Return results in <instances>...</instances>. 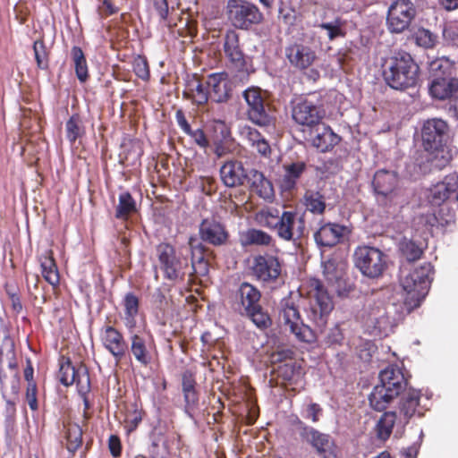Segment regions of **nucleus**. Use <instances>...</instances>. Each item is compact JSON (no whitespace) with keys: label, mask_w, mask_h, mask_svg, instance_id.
Masks as SVG:
<instances>
[{"label":"nucleus","mask_w":458,"mask_h":458,"mask_svg":"<svg viewBox=\"0 0 458 458\" xmlns=\"http://www.w3.org/2000/svg\"><path fill=\"white\" fill-rule=\"evenodd\" d=\"M144 411L141 409H139L136 404L131 405L130 409L127 410L124 418V428L128 434L134 431L143 419Z\"/></svg>","instance_id":"5fc2aeb1"},{"label":"nucleus","mask_w":458,"mask_h":458,"mask_svg":"<svg viewBox=\"0 0 458 458\" xmlns=\"http://www.w3.org/2000/svg\"><path fill=\"white\" fill-rule=\"evenodd\" d=\"M349 233L347 226L329 222L322 225L314 233V240L318 247L331 249L343 242Z\"/></svg>","instance_id":"a211bd4d"},{"label":"nucleus","mask_w":458,"mask_h":458,"mask_svg":"<svg viewBox=\"0 0 458 458\" xmlns=\"http://www.w3.org/2000/svg\"><path fill=\"white\" fill-rule=\"evenodd\" d=\"M454 63L446 57L437 58L429 64L432 79L437 77H454Z\"/></svg>","instance_id":"49530a36"},{"label":"nucleus","mask_w":458,"mask_h":458,"mask_svg":"<svg viewBox=\"0 0 458 458\" xmlns=\"http://www.w3.org/2000/svg\"><path fill=\"white\" fill-rule=\"evenodd\" d=\"M142 155L143 149L139 141H132L126 147L123 159L127 165H133L140 161Z\"/></svg>","instance_id":"680f3d73"},{"label":"nucleus","mask_w":458,"mask_h":458,"mask_svg":"<svg viewBox=\"0 0 458 458\" xmlns=\"http://www.w3.org/2000/svg\"><path fill=\"white\" fill-rule=\"evenodd\" d=\"M278 209L274 208H267L259 210L256 214L257 222L264 227L276 231L278 221L280 219Z\"/></svg>","instance_id":"8fccbe9b"},{"label":"nucleus","mask_w":458,"mask_h":458,"mask_svg":"<svg viewBox=\"0 0 458 458\" xmlns=\"http://www.w3.org/2000/svg\"><path fill=\"white\" fill-rule=\"evenodd\" d=\"M184 399V411L185 413L193 418L194 412L198 410L199 394L198 390L182 391Z\"/></svg>","instance_id":"13d9d810"},{"label":"nucleus","mask_w":458,"mask_h":458,"mask_svg":"<svg viewBox=\"0 0 458 458\" xmlns=\"http://www.w3.org/2000/svg\"><path fill=\"white\" fill-rule=\"evenodd\" d=\"M65 131L66 138L71 144H74L78 139L84 135L85 130L79 114H73L70 116L65 123Z\"/></svg>","instance_id":"09e8293b"},{"label":"nucleus","mask_w":458,"mask_h":458,"mask_svg":"<svg viewBox=\"0 0 458 458\" xmlns=\"http://www.w3.org/2000/svg\"><path fill=\"white\" fill-rule=\"evenodd\" d=\"M355 267L366 277L377 279L388 267V257L381 250L371 246H359L353 253Z\"/></svg>","instance_id":"6e6552de"},{"label":"nucleus","mask_w":458,"mask_h":458,"mask_svg":"<svg viewBox=\"0 0 458 458\" xmlns=\"http://www.w3.org/2000/svg\"><path fill=\"white\" fill-rule=\"evenodd\" d=\"M117 0H103L102 4L98 7V13L101 19L117 13L120 11L116 4Z\"/></svg>","instance_id":"338daca9"},{"label":"nucleus","mask_w":458,"mask_h":458,"mask_svg":"<svg viewBox=\"0 0 458 458\" xmlns=\"http://www.w3.org/2000/svg\"><path fill=\"white\" fill-rule=\"evenodd\" d=\"M189 245L191 250V270L190 276H206L208 274V262L204 258L205 246L197 242L194 237L189 239Z\"/></svg>","instance_id":"2f4dec72"},{"label":"nucleus","mask_w":458,"mask_h":458,"mask_svg":"<svg viewBox=\"0 0 458 458\" xmlns=\"http://www.w3.org/2000/svg\"><path fill=\"white\" fill-rule=\"evenodd\" d=\"M38 261L40 264L43 278L53 287L60 284V275L56 261L54 258L52 249H47L38 256Z\"/></svg>","instance_id":"c756f323"},{"label":"nucleus","mask_w":458,"mask_h":458,"mask_svg":"<svg viewBox=\"0 0 458 458\" xmlns=\"http://www.w3.org/2000/svg\"><path fill=\"white\" fill-rule=\"evenodd\" d=\"M155 10L157 12L160 22L165 26L172 29L177 27L178 24L174 22L172 18L169 17V8L167 0H153Z\"/></svg>","instance_id":"bf43d9fd"},{"label":"nucleus","mask_w":458,"mask_h":458,"mask_svg":"<svg viewBox=\"0 0 458 458\" xmlns=\"http://www.w3.org/2000/svg\"><path fill=\"white\" fill-rule=\"evenodd\" d=\"M305 232V220L299 216L294 211H283L278 225L276 235L285 242H297L302 238Z\"/></svg>","instance_id":"dca6fc26"},{"label":"nucleus","mask_w":458,"mask_h":458,"mask_svg":"<svg viewBox=\"0 0 458 458\" xmlns=\"http://www.w3.org/2000/svg\"><path fill=\"white\" fill-rule=\"evenodd\" d=\"M247 181L250 191L259 197L264 199H270L274 197L272 182L261 172L256 169L250 170L248 174Z\"/></svg>","instance_id":"473e14b6"},{"label":"nucleus","mask_w":458,"mask_h":458,"mask_svg":"<svg viewBox=\"0 0 458 458\" xmlns=\"http://www.w3.org/2000/svg\"><path fill=\"white\" fill-rule=\"evenodd\" d=\"M278 320L284 330L289 331L297 341L312 344L317 340L316 331L302 322L298 307L291 299L280 302Z\"/></svg>","instance_id":"423d86ee"},{"label":"nucleus","mask_w":458,"mask_h":458,"mask_svg":"<svg viewBox=\"0 0 458 458\" xmlns=\"http://www.w3.org/2000/svg\"><path fill=\"white\" fill-rule=\"evenodd\" d=\"M416 224L421 227L423 232L430 233L433 227L437 226L440 223L435 213H426L418 216L415 218Z\"/></svg>","instance_id":"e2e57ef3"},{"label":"nucleus","mask_w":458,"mask_h":458,"mask_svg":"<svg viewBox=\"0 0 458 458\" xmlns=\"http://www.w3.org/2000/svg\"><path fill=\"white\" fill-rule=\"evenodd\" d=\"M345 21L341 17H335L330 21H323L318 25L321 30L327 31V38L333 41L338 38H344L346 31L344 30Z\"/></svg>","instance_id":"de8ad7c7"},{"label":"nucleus","mask_w":458,"mask_h":458,"mask_svg":"<svg viewBox=\"0 0 458 458\" xmlns=\"http://www.w3.org/2000/svg\"><path fill=\"white\" fill-rule=\"evenodd\" d=\"M138 212L136 200L129 191H123L119 195L118 205L115 208V218L126 221Z\"/></svg>","instance_id":"ea45409f"},{"label":"nucleus","mask_w":458,"mask_h":458,"mask_svg":"<svg viewBox=\"0 0 458 458\" xmlns=\"http://www.w3.org/2000/svg\"><path fill=\"white\" fill-rule=\"evenodd\" d=\"M458 189V175L455 174L446 175L445 179L433 185L429 190V202L433 206H440L451 194L454 193Z\"/></svg>","instance_id":"a878e982"},{"label":"nucleus","mask_w":458,"mask_h":458,"mask_svg":"<svg viewBox=\"0 0 458 458\" xmlns=\"http://www.w3.org/2000/svg\"><path fill=\"white\" fill-rule=\"evenodd\" d=\"M458 90V79L454 77H437L429 85L430 95L437 99L445 100Z\"/></svg>","instance_id":"7c9ffc66"},{"label":"nucleus","mask_w":458,"mask_h":458,"mask_svg":"<svg viewBox=\"0 0 458 458\" xmlns=\"http://www.w3.org/2000/svg\"><path fill=\"white\" fill-rule=\"evenodd\" d=\"M20 376L18 371L12 372L10 375L0 372V384L3 397L6 399L7 403L15 405V400L20 391Z\"/></svg>","instance_id":"72a5a7b5"},{"label":"nucleus","mask_w":458,"mask_h":458,"mask_svg":"<svg viewBox=\"0 0 458 458\" xmlns=\"http://www.w3.org/2000/svg\"><path fill=\"white\" fill-rule=\"evenodd\" d=\"M282 346L277 345L276 350L271 352L269 360L272 364L279 363L276 368L278 377L290 384L297 382L303 374L301 366L294 360L293 352Z\"/></svg>","instance_id":"ddd939ff"},{"label":"nucleus","mask_w":458,"mask_h":458,"mask_svg":"<svg viewBox=\"0 0 458 458\" xmlns=\"http://www.w3.org/2000/svg\"><path fill=\"white\" fill-rule=\"evenodd\" d=\"M242 133L244 135L248 144L255 148L262 157H268L271 154V148L266 138L255 128L245 126Z\"/></svg>","instance_id":"e433bc0d"},{"label":"nucleus","mask_w":458,"mask_h":458,"mask_svg":"<svg viewBox=\"0 0 458 458\" xmlns=\"http://www.w3.org/2000/svg\"><path fill=\"white\" fill-rule=\"evenodd\" d=\"M244 313L259 329H267L272 324L269 315L264 310L261 304L255 307L252 310H247Z\"/></svg>","instance_id":"864d4df0"},{"label":"nucleus","mask_w":458,"mask_h":458,"mask_svg":"<svg viewBox=\"0 0 458 458\" xmlns=\"http://www.w3.org/2000/svg\"><path fill=\"white\" fill-rule=\"evenodd\" d=\"M432 274L433 267L426 262L405 276L402 286L412 300L420 301L428 293Z\"/></svg>","instance_id":"9b49d317"},{"label":"nucleus","mask_w":458,"mask_h":458,"mask_svg":"<svg viewBox=\"0 0 458 458\" xmlns=\"http://www.w3.org/2000/svg\"><path fill=\"white\" fill-rule=\"evenodd\" d=\"M223 48L226 58L234 68L238 70L245 68V55L240 45L239 34L235 30H229L226 31Z\"/></svg>","instance_id":"5701e85b"},{"label":"nucleus","mask_w":458,"mask_h":458,"mask_svg":"<svg viewBox=\"0 0 458 458\" xmlns=\"http://www.w3.org/2000/svg\"><path fill=\"white\" fill-rule=\"evenodd\" d=\"M450 138V126L441 118L426 120L421 127L422 147L426 152L439 159L437 165L444 166L447 161L445 151Z\"/></svg>","instance_id":"7ed1b4c3"},{"label":"nucleus","mask_w":458,"mask_h":458,"mask_svg":"<svg viewBox=\"0 0 458 458\" xmlns=\"http://www.w3.org/2000/svg\"><path fill=\"white\" fill-rule=\"evenodd\" d=\"M283 168L284 174L281 186L284 191H292L296 187L299 179L307 170V165L303 161H297L284 164Z\"/></svg>","instance_id":"f704fd0d"},{"label":"nucleus","mask_w":458,"mask_h":458,"mask_svg":"<svg viewBox=\"0 0 458 458\" xmlns=\"http://www.w3.org/2000/svg\"><path fill=\"white\" fill-rule=\"evenodd\" d=\"M228 74L225 72L211 73L208 76L207 88L210 89L209 98L215 102L223 103L230 98L227 89Z\"/></svg>","instance_id":"c85d7f7f"},{"label":"nucleus","mask_w":458,"mask_h":458,"mask_svg":"<svg viewBox=\"0 0 458 458\" xmlns=\"http://www.w3.org/2000/svg\"><path fill=\"white\" fill-rule=\"evenodd\" d=\"M68 353V346L60 350L59 369L56 375L58 381L64 386L75 384L79 394H89L90 378L87 367L82 364L78 367L73 365Z\"/></svg>","instance_id":"0eeeda50"},{"label":"nucleus","mask_w":458,"mask_h":458,"mask_svg":"<svg viewBox=\"0 0 458 458\" xmlns=\"http://www.w3.org/2000/svg\"><path fill=\"white\" fill-rule=\"evenodd\" d=\"M278 17L284 24L293 26L297 21V13L292 6L282 4L279 8Z\"/></svg>","instance_id":"774afa93"},{"label":"nucleus","mask_w":458,"mask_h":458,"mask_svg":"<svg viewBox=\"0 0 458 458\" xmlns=\"http://www.w3.org/2000/svg\"><path fill=\"white\" fill-rule=\"evenodd\" d=\"M443 38L445 44L458 47V22H450L444 27Z\"/></svg>","instance_id":"69168bd1"},{"label":"nucleus","mask_w":458,"mask_h":458,"mask_svg":"<svg viewBox=\"0 0 458 458\" xmlns=\"http://www.w3.org/2000/svg\"><path fill=\"white\" fill-rule=\"evenodd\" d=\"M33 51L38 68L47 70L48 68L49 60L44 39H38L34 42Z\"/></svg>","instance_id":"6e6d98bb"},{"label":"nucleus","mask_w":458,"mask_h":458,"mask_svg":"<svg viewBox=\"0 0 458 458\" xmlns=\"http://www.w3.org/2000/svg\"><path fill=\"white\" fill-rule=\"evenodd\" d=\"M415 42L424 48H432L437 42V36L429 30L421 28L415 33Z\"/></svg>","instance_id":"052dcab7"},{"label":"nucleus","mask_w":458,"mask_h":458,"mask_svg":"<svg viewBox=\"0 0 458 458\" xmlns=\"http://www.w3.org/2000/svg\"><path fill=\"white\" fill-rule=\"evenodd\" d=\"M296 424L299 426L301 439L315 448L318 454L327 458L335 446L331 437L328 434L319 432L316 428L307 426L298 418L296 419Z\"/></svg>","instance_id":"f3484780"},{"label":"nucleus","mask_w":458,"mask_h":458,"mask_svg":"<svg viewBox=\"0 0 458 458\" xmlns=\"http://www.w3.org/2000/svg\"><path fill=\"white\" fill-rule=\"evenodd\" d=\"M293 121L301 126L314 129L320 125L326 112L318 95H301L290 102Z\"/></svg>","instance_id":"20e7f679"},{"label":"nucleus","mask_w":458,"mask_h":458,"mask_svg":"<svg viewBox=\"0 0 458 458\" xmlns=\"http://www.w3.org/2000/svg\"><path fill=\"white\" fill-rule=\"evenodd\" d=\"M242 97L247 105L245 114L250 122L261 128H275V110L266 100L260 88L250 87L242 92Z\"/></svg>","instance_id":"39448f33"},{"label":"nucleus","mask_w":458,"mask_h":458,"mask_svg":"<svg viewBox=\"0 0 458 458\" xmlns=\"http://www.w3.org/2000/svg\"><path fill=\"white\" fill-rule=\"evenodd\" d=\"M380 386L395 396L405 390L408 381L402 369L390 365L379 373Z\"/></svg>","instance_id":"4be33fe9"},{"label":"nucleus","mask_w":458,"mask_h":458,"mask_svg":"<svg viewBox=\"0 0 458 458\" xmlns=\"http://www.w3.org/2000/svg\"><path fill=\"white\" fill-rule=\"evenodd\" d=\"M148 454L151 458H165L169 454L167 439L161 431H153L150 434Z\"/></svg>","instance_id":"37998d69"},{"label":"nucleus","mask_w":458,"mask_h":458,"mask_svg":"<svg viewBox=\"0 0 458 458\" xmlns=\"http://www.w3.org/2000/svg\"><path fill=\"white\" fill-rule=\"evenodd\" d=\"M182 98L198 106H204L209 98V91L199 76L193 74L188 77L182 91Z\"/></svg>","instance_id":"393cba45"},{"label":"nucleus","mask_w":458,"mask_h":458,"mask_svg":"<svg viewBox=\"0 0 458 458\" xmlns=\"http://www.w3.org/2000/svg\"><path fill=\"white\" fill-rule=\"evenodd\" d=\"M284 55L291 67L305 71L318 59L314 48L301 40H294L284 47Z\"/></svg>","instance_id":"2eb2a0df"},{"label":"nucleus","mask_w":458,"mask_h":458,"mask_svg":"<svg viewBox=\"0 0 458 458\" xmlns=\"http://www.w3.org/2000/svg\"><path fill=\"white\" fill-rule=\"evenodd\" d=\"M396 420L395 411H386L382 414L377 423V433L378 438L386 440L392 434L394 425Z\"/></svg>","instance_id":"3c124183"},{"label":"nucleus","mask_w":458,"mask_h":458,"mask_svg":"<svg viewBox=\"0 0 458 458\" xmlns=\"http://www.w3.org/2000/svg\"><path fill=\"white\" fill-rule=\"evenodd\" d=\"M315 132L311 144L323 153L331 151L341 140V137L335 133L329 125L325 123H322L321 126H316Z\"/></svg>","instance_id":"cd10ccee"},{"label":"nucleus","mask_w":458,"mask_h":458,"mask_svg":"<svg viewBox=\"0 0 458 458\" xmlns=\"http://www.w3.org/2000/svg\"><path fill=\"white\" fill-rule=\"evenodd\" d=\"M310 299L305 309L307 318L322 331L327 324L328 318L334 310V301L322 282L317 278H310L302 286Z\"/></svg>","instance_id":"f03ea898"},{"label":"nucleus","mask_w":458,"mask_h":458,"mask_svg":"<svg viewBox=\"0 0 458 458\" xmlns=\"http://www.w3.org/2000/svg\"><path fill=\"white\" fill-rule=\"evenodd\" d=\"M132 70L135 75L143 81L150 79V70L148 60L143 55H137L132 61Z\"/></svg>","instance_id":"4d7b16f0"},{"label":"nucleus","mask_w":458,"mask_h":458,"mask_svg":"<svg viewBox=\"0 0 458 458\" xmlns=\"http://www.w3.org/2000/svg\"><path fill=\"white\" fill-rule=\"evenodd\" d=\"M399 250L409 262L420 259L423 254V248L407 238H403L399 242Z\"/></svg>","instance_id":"603ef678"},{"label":"nucleus","mask_w":458,"mask_h":458,"mask_svg":"<svg viewBox=\"0 0 458 458\" xmlns=\"http://www.w3.org/2000/svg\"><path fill=\"white\" fill-rule=\"evenodd\" d=\"M303 203L306 209L315 215H322L326 210V200L324 195L319 191L309 190L303 196Z\"/></svg>","instance_id":"c03bdc74"},{"label":"nucleus","mask_w":458,"mask_h":458,"mask_svg":"<svg viewBox=\"0 0 458 458\" xmlns=\"http://www.w3.org/2000/svg\"><path fill=\"white\" fill-rule=\"evenodd\" d=\"M420 393L414 389H410L401 399L399 404L400 413L403 415L405 423L416 413L423 415L419 410Z\"/></svg>","instance_id":"4c0bfd02"},{"label":"nucleus","mask_w":458,"mask_h":458,"mask_svg":"<svg viewBox=\"0 0 458 458\" xmlns=\"http://www.w3.org/2000/svg\"><path fill=\"white\" fill-rule=\"evenodd\" d=\"M156 250L165 278L170 281L183 280L189 269L187 259L177 256L175 248L167 242L158 244Z\"/></svg>","instance_id":"9d476101"},{"label":"nucleus","mask_w":458,"mask_h":458,"mask_svg":"<svg viewBox=\"0 0 458 458\" xmlns=\"http://www.w3.org/2000/svg\"><path fill=\"white\" fill-rule=\"evenodd\" d=\"M124 324L129 328L136 326V317L140 310V299L134 293H127L123 300Z\"/></svg>","instance_id":"58836bf2"},{"label":"nucleus","mask_w":458,"mask_h":458,"mask_svg":"<svg viewBox=\"0 0 458 458\" xmlns=\"http://www.w3.org/2000/svg\"><path fill=\"white\" fill-rule=\"evenodd\" d=\"M396 396L380 385L376 386L369 396L371 408L377 411H384Z\"/></svg>","instance_id":"79ce46f5"},{"label":"nucleus","mask_w":458,"mask_h":458,"mask_svg":"<svg viewBox=\"0 0 458 458\" xmlns=\"http://www.w3.org/2000/svg\"><path fill=\"white\" fill-rule=\"evenodd\" d=\"M178 33L182 37H191L193 38L197 35V22L193 20H191L187 15L186 17H181L179 20Z\"/></svg>","instance_id":"0e129e2a"},{"label":"nucleus","mask_w":458,"mask_h":458,"mask_svg":"<svg viewBox=\"0 0 458 458\" xmlns=\"http://www.w3.org/2000/svg\"><path fill=\"white\" fill-rule=\"evenodd\" d=\"M71 58L74 66L76 77L80 82H86L89 74L87 59L81 47L73 46L71 49Z\"/></svg>","instance_id":"a19ab883"},{"label":"nucleus","mask_w":458,"mask_h":458,"mask_svg":"<svg viewBox=\"0 0 458 458\" xmlns=\"http://www.w3.org/2000/svg\"><path fill=\"white\" fill-rule=\"evenodd\" d=\"M398 176L395 172L388 170H378L376 172L372 181L375 192L390 204L396 203Z\"/></svg>","instance_id":"aec40b11"},{"label":"nucleus","mask_w":458,"mask_h":458,"mask_svg":"<svg viewBox=\"0 0 458 458\" xmlns=\"http://www.w3.org/2000/svg\"><path fill=\"white\" fill-rule=\"evenodd\" d=\"M66 448L74 454L82 445V429L80 425L69 422L64 425Z\"/></svg>","instance_id":"a18cd8bd"},{"label":"nucleus","mask_w":458,"mask_h":458,"mask_svg":"<svg viewBox=\"0 0 458 458\" xmlns=\"http://www.w3.org/2000/svg\"><path fill=\"white\" fill-rule=\"evenodd\" d=\"M260 291L247 282L242 283L235 292V301L244 312L260 305Z\"/></svg>","instance_id":"bb28decb"},{"label":"nucleus","mask_w":458,"mask_h":458,"mask_svg":"<svg viewBox=\"0 0 458 458\" xmlns=\"http://www.w3.org/2000/svg\"><path fill=\"white\" fill-rule=\"evenodd\" d=\"M363 318L369 334L374 336L375 340H381L393 331L392 321L381 301L373 306L369 304Z\"/></svg>","instance_id":"4468645a"},{"label":"nucleus","mask_w":458,"mask_h":458,"mask_svg":"<svg viewBox=\"0 0 458 458\" xmlns=\"http://www.w3.org/2000/svg\"><path fill=\"white\" fill-rule=\"evenodd\" d=\"M240 243L242 247L253 245L268 247L275 243V240L263 230L250 228L240 234Z\"/></svg>","instance_id":"c9c22d12"},{"label":"nucleus","mask_w":458,"mask_h":458,"mask_svg":"<svg viewBox=\"0 0 458 458\" xmlns=\"http://www.w3.org/2000/svg\"><path fill=\"white\" fill-rule=\"evenodd\" d=\"M226 14L231 24L238 30H248L263 21L259 9L246 0H229Z\"/></svg>","instance_id":"1a4fd4ad"},{"label":"nucleus","mask_w":458,"mask_h":458,"mask_svg":"<svg viewBox=\"0 0 458 458\" xmlns=\"http://www.w3.org/2000/svg\"><path fill=\"white\" fill-rule=\"evenodd\" d=\"M420 66L411 54L395 52L384 65L383 77L386 83L394 89L404 91L415 88L420 81Z\"/></svg>","instance_id":"f257e3e1"},{"label":"nucleus","mask_w":458,"mask_h":458,"mask_svg":"<svg viewBox=\"0 0 458 458\" xmlns=\"http://www.w3.org/2000/svg\"><path fill=\"white\" fill-rule=\"evenodd\" d=\"M252 272L262 282H274L281 274V264L275 256L259 255L254 258Z\"/></svg>","instance_id":"412c9836"},{"label":"nucleus","mask_w":458,"mask_h":458,"mask_svg":"<svg viewBox=\"0 0 458 458\" xmlns=\"http://www.w3.org/2000/svg\"><path fill=\"white\" fill-rule=\"evenodd\" d=\"M416 7L411 0H395L388 8L386 25L393 33L408 30L416 17Z\"/></svg>","instance_id":"f8f14e48"},{"label":"nucleus","mask_w":458,"mask_h":458,"mask_svg":"<svg viewBox=\"0 0 458 458\" xmlns=\"http://www.w3.org/2000/svg\"><path fill=\"white\" fill-rule=\"evenodd\" d=\"M220 177L226 187L233 188L243 185L248 174L241 161L229 160L221 166Z\"/></svg>","instance_id":"b1692460"},{"label":"nucleus","mask_w":458,"mask_h":458,"mask_svg":"<svg viewBox=\"0 0 458 458\" xmlns=\"http://www.w3.org/2000/svg\"><path fill=\"white\" fill-rule=\"evenodd\" d=\"M200 239L213 246H222L227 243L229 233L226 226L214 217L205 218L199 226Z\"/></svg>","instance_id":"6ab92c4d"}]
</instances>
